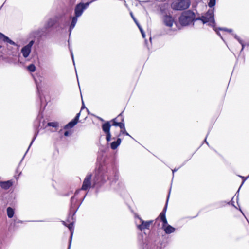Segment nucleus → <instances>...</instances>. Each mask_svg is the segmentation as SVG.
I'll use <instances>...</instances> for the list:
<instances>
[{
    "label": "nucleus",
    "mask_w": 249,
    "mask_h": 249,
    "mask_svg": "<svg viewBox=\"0 0 249 249\" xmlns=\"http://www.w3.org/2000/svg\"><path fill=\"white\" fill-rule=\"evenodd\" d=\"M134 20L135 21V23L137 24V26H138V25H140L139 24V23L137 22V21H136V20L134 18H133Z\"/></svg>",
    "instance_id": "e433bc0d"
},
{
    "label": "nucleus",
    "mask_w": 249,
    "mask_h": 249,
    "mask_svg": "<svg viewBox=\"0 0 249 249\" xmlns=\"http://www.w3.org/2000/svg\"><path fill=\"white\" fill-rule=\"evenodd\" d=\"M245 180L242 182V183H241V186H240V187H239V189H240V187H241V186H242L243 183H244Z\"/></svg>",
    "instance_id": "79ce46f5"
},
{
    "label": "nucleus",
    "mask_w": 249,
    "mask_h": 249,
    "mask_svg": "<svg viewBox=\"0 0 249 249\" xmlns=\"http://www.w3.org/2000/svg\"><path fill=\"white\" fill-rule=\"evenodd\" d=\"M91 176V174H88L86 176L81 187L82 190H87L90 187Z\"/></svg>",
    "instance_id": "9d476101"
},
{
    "label": "nucleus",
    "mask_w": 249,
    "mask_h": 249,
    "mask_svg": "<svg viewBox=\"0 0 249 249\" xmlns=\"http://www.w3.org/2000/svg\"><path fill=\"white\" fill-rule=\"evenodd\" d=\"M233 35L234 38L236 39L240 44H242V41L239 38V37H238V36L236 35L233 34Z\"/></svg>",
    "instance_id": "c756f323"
},
{
    "label": "nucleus",
    "mask_w": 249,
    "mask_h": 249,
    "mask_svg": "<svg viewBox=\"0 0 249 249\" xmlns=\"http://www.w3.org/2000/svg\"><path fill=\"white\" fill-rule=\"evenodd\" d=\"M138 27H139V29H140V31H141V33H142V37H145V34H144V32H143V31L142 30V28H141V27L140 25H138Z\"/></svg>",
    "instance_id": "7c9ffc66"
},
{
    "label": "nucleus",
    "mask_w": 249,
    "mask_h": 249,
    "mask_svg": "<svg viewBox=\"0 0 249 249\" xmlns=\"http://www.w3.org/2000/svg\"><path fill=\"white\" fill-rule=\"evenodd\" d=\"M77 18L78 17H76V16H75V17H74L72 18V21H71V24L70 25V29H69L70 35L71 34V32L72 29L74 28V27H75V26L77 23Z\"/></svg>",
    "instance_id": "6ab92c4d"
},
{
    "label": "nucleus",
    "mask_w": 249,
    "mask_h": 249,
    "mask_svg": "<svg viewBox=\"0 0 249 249\" xmlns=\"http://www.w3.org/2000/svg\"><path fill=\"white\" fill-rule=\"evenodd\" d=\"M216 0H209L208 6L210 8L213 7L215 5Z\"/></svg>",
    "instance_id": "393cba45"
},
{
    "label": "nucleus",
    "mask_w": 249,
    "mask_h": 249,
    "mask_svg": "<svg viewBox=\"0 0 249 249\" xmlns=\"http://www.w3.org/2000/svg\"><path fill=\"white\" fill-rule=\"evenodd\" d=\"M47 124L48 126H52L53 127H56L58 126V124L57 122H49Z\"/></svg>",
    "instance_id": "b1692460"
},
{
    "label": "nucleus",
    "mask_w": 249,
    "mask_h": 249,
    "mask_svg": "<svg viewBox=\"0 0 249 249\" xmlns=\"http://www.w3.org/2000/svg\"><path fill=\"white\" fill-rule=\"evenodd\" d=\"M111 124L110 123V122L107 121L103 124L102 125V129L103 131L106 133H109L110 132V129Z\"/></svg>",
    "instance_id": "dca6fc26"
},
{
    "label": "nucleus",
    "mask_w": 249,
    "mask_h": 249,
    "mask_svg": "<svg viewBox=\"0 0 249 249\" xmlns=\"http://www.w3.org/2000/svg\"><path fill=\"white\" fill-rule=\"evenodd\" d=\"M245 180L242 182V183H241V186H240V187H239V189H240V187H241V186H242L243 183H244Z\"/></svg>",
    "instance_id": "c03bdc74"
},
{
    "label": "nucleus",
    "mask_w": 249,
    "mask_h": 249,
    "mask_svg": "<svg viewBox=\"0 0 249 249\" xmlns=\"http://www.w3.org/2000/svg\"><path fill=\"white\" fill-rule=\"evenodd\" d=\"M75 212H76V211H75V212H74L73 214H74L75 213Z\"/></svg>",
    "instance_id": "3c124183"
},
{
    "label": "nucleus",
    "mask_w": 249,
    "mask_h": 249,
    "mask_svg": "<svg viewBox=\"0 0 249 249\" xmlns=\"http://www.w3.org/2000/svg\"><path fill=\"white\" fill-rule=\"evenodd\" d=\"M196 20H201L203 24L208 23L209 26L214 27L215 25L214 8L209 10L204 16L197 18Z\"/></svg>",
    "instance_id": "f03ea898"
},
{
    "label": "nucleus",
    "mask_w": 249,
    "mask_h": 249,
    "mask_svg": "<svg viewBox=\"0 0 249 249\" xmlns=\"http://www.w3.org/2000/svg\"><path fill=\"white\" fill-rule=\"evenodd\" d=\"M217 34L220 36V34L218 33V32H217Z\"/></svg>",
    "instance_id": "09e8293b"
},
{
    "label": "nucleus",
    "mask_w": 249,
    "mask_h": 249,
    "mask_svg": "<svg viewBox=\"0 0 249 249\" xmlns=\"http://www.w3.org/2000/svg\"><path fill=\"white\" fill-rule=\"evenodd\" d=\"M245 180L242 182V183H241V186H240V187H239V189H240V187H241V186H242L243 183H244Z\"/></svg>",
    "instance_id": "a18cd8bd"
},
{
    "label": "nucleus",
    "mask_w": 249,
    "mask_h": 249,
    "mask_svg": "<svg viewBox=\"0 0 249 249\" xmlns=\"http://www.w3.org/2000/svg\"><path fill=\"white\" fill-rule=\"evenodd\" d=\"M69 134H70V132L68 131H65L64 133V135L65 136H68L69 135Z\"/></svg>",
    "instance_id": "72a5a7b5"
},
{
    "label": "nucleus",
    "mask_w": 249,
    "mask_h": 249,
    "mask_svg": "<svg viewBox=\"0 0 249 249\" xmlns=\"http://www.w3.org/2000/svg\"><path fill=\"white\" fill-rule=\"evenodd\" d=\"M241 44L242 45V50L244 48L245 45L243 44V42H242V44Z\"/></svg>",
    "instance_id": "58836bf2"
},
{
    "label": "nucleus",
    "mask_w": 249,
    "mask_h": 249,
    "mask_svg": "<svg viewBox=\"0 0 249 249\" xmlns=\"http://www.w3.org/2000/svg\"><path fill=\"white\" fill-rule=\"evenodd\" d=\"M131 16H132V18H134V16H133V15H132V14H131Z\"/></svg>",
    "instance_id": "de8ad7c7"
},
{
    "label": "nucleus",
    "mask_w": 249,
    "mask_h": 249,
    "mask_svg": "<svg viewBox=\"0 0 249 249\" xmlns=\"http://www.w3.org/2000/svg\"><path fill=\"white\" fill-rule=\"evenodd\" d=\"M205 142H206V143L207 144H208V142H207V141H206V139H205Z\"/></svg>",
    "instance_id": "49530a36"
},
{
    "label": "nucleus",
    "mask_w": 249,
    "mask_h": 249,
    "mask_svg": "<svg viewBox=\"0 0 249 249\" xmlns=\"http://www.w3.org/2000/svg\"><path fill=\"white\" fill-rule=\"evenodd\" d=\"M37 133H38V132L36 133V134L35 135V136H34V138H33V140H32V142H31V143H30V145H29V147H28V148H29L30 147V146H31V145L32 144V143H33V142L34 141V140H35V139L36 138V136H37ZM28 150H27V151H28Z\"/></svg>",
    "instance_id": "2f4dec72"
},
{
    "label": "nucleus",
    "mask_w": 249,
    "mask_h": 249,
    "mask_svg": "<svg viewBox=\"0 0 249 249\" xmlns=\"http://www.w3.org/2000/svg\"><path fill=\"white\" fill-rule=\"evenodd\" d=\"M169 194H170V192L169 193V195L167 197L166 205L164 207L163 211L160 213V214L159 216V217L160 218V219L163 222V224H162V228L163 229L164 228H165V227H166L167 225H168V223H167V219L166 218V216H165V213H166V209H167V202H168L169 197Z\"/></svg>",
    "instance_id": "6e6552de"
},
{
    "label": "nucleus",
    "mask_w": 249,
    "mask_h": 249,
    "mask_svg": "<svg viewBox=\"0 0 249 249\" xmlns=\"http://www.w3.org/2000/svg\"><path fill=\"white\" fill-rule=\"evenodd\" d=\"M141 224L137 225V228L141 231H142L144 229H149L150 225L153 223V220H149L145 221L139 218Z\"/></svg>",
    "instance_id": "1a4fd4ad"
},
{
    "label": "nucleus",
    "mask_w": 249,
    "mask_h": 249,
    "mask_svg": "<svg viewBox=\"0 0 249 249\" xmlns=\"http://www.w3.org/2000/svg\"><path fill=\"white\" fill-rule=\"evenodd\" d=\"M63 223L64 225L67 226L71 231V235L70 240V242H69V247H68V249H70L71 245V240H72V235L73 233V230H74L73 222H71L70 224H69L68 225H67L65 223V222L64 221L63 222Z\"/></svg>",
    "instance_id": "ddd939ff"
},
{
    "label": "nucleus",
    "mask_w": 249,
    "mask_h": 249,
    "mask_svg": "<svg viewBox=\"0 0 249 249\" xmlns=\"http://www.w3.org/2000/svg\"><path fill=\"white\" fill-rule=\"evenodd\" d=\"M13 185V182L11 180L6 181H0V186L3 189H8Z\"/></svg>",
    "instance_id": "4468645a"
},
{
    "label": "nucleus",
    "mask_w": 249,
    "mask_h": 249,
    "mask_svg": "<svg viewBox=\"0 0 249 249\" xmlns=\"http://www.w3.org/2000/svg\"><path fill=\"white\" fill-rule=\"evenodd\" d=\"M143 249H157V247L156 246L155 244L148 243L145 245Z\"/></svg>",
    "instance_id": "412c9836"
},
{
    "label": "nucleus",
    "mask_w": 249,
    "mask_h": 249,
    "mask_svg": "<svg viewBox=\"0 0 249 249\" xmlns=\"http://www.w3.org/2000/svg\"><path fill=\"white\" fill-rule=\"evenodd\" d=\"M118 173L115 170H108L106 166H101L96 172L94 178V184H101L107 180L116 181L118 179Z\"/></svg>",
    "instance_id": "f257e3e1"
},
{
    "label": "nucleus",
    "mask_w": 249,
    "mask_h": 249,
    "mask_svg": "<svg viewBox=\"0 0 249 249\" xmlns=\"http://www.w3.org/2000/svg\"><path fill=\"white\" fill-rule=\"evenodd\" d=\"M80 115V112L77 113L75 118L65 126L64 129H68L69 128H72L77 123Z\"/></svg>",
    "instance_id": "9b49d317"
},
{
    "label": "nucleus",
    "mask_w": 249,
    "mask_h": 249,
    "mask_svg": "<svg viewBox=\"0 0 249 249\" xmlns=\"http://www.w3.org/2000/svg\"><path fill=\"white\" fill-rule=\"evenodd\" d=\"M121 142V139L118 138L116 141H114L111 143V148L113 150L116 149L117 147L120 144Z\"/></svg>",
    "instance_id": "aec40b11"
},
{
    "label": "nucleus",
    "mask_w": 249,
    "mask_h": 249,
    "mask_svg": "<svg viewBox=\"0 0 249 249\" xmlns=\"http://www.w3.org/2000/svg\"><path fill=\"white\" fill-rule=\"evenodd\" d=\"M0 39L5 42L9 43L11 45H16V44L14 41L1 33H0Z\"/></svg>",
    "instance_id": "2eb2a0df"
},
{
    "label": "nucleus",
    "mask_w": 249,
    "mask_h": 249,
    "mask_svg": "<svg viewBox=\"0 0 249 249\" xmlns=\"http://www.w3.org/2000/svg\"><path fill=\"white\" fill-rule=\"evenodd\" d=\"M163 230L166 234H170L174 232L175 231V229L170 225L164 228Z\"/></svg>",
    "instance_id": "a211bd4d"
},
{
    "label": "nucleus",
    "mask_w": 249,
    "mask_h": 249,
    "mask_svg": "<svg viewBox=\"0 0 249 249\" xmlns=\"http://www.w3.org/2000/svg\"><path fill=\"white\" fill-rule=\"evenodd\" d=\"M106 140L107 142H109L111 139L110 132L106 133Z\"/></svg>",
    "instance_id": "cd10ccee"
},
{
    "label": "nucleus",
    "mask_w": 249,
    "mask_h": 249,
    "mask_svg": "<svg viewBox=\"0 0 249 249\" xmlns=\"http://www.w3.org/2000/svg\"><path fill=\"white\" fill-rule=\"evenodd\" d=\"M120 118L121 120V121L124 122V118L122 116V113H121L117 118H115L113 119H112L111 121L113 122L112 125L114 126H117L119 124V122H117V119Z\"/></svg>",
    "instance_id": "f3484780"
},
{
    "label": "nucleus",
    "mask_w": 249,
    "mask_h": 249,
    "mask_svg": "<svg viewBox=\"0 0 249 249\" xmlns=\"http://www.w3.org/2000/svg\"><path fill=\"white\" fill-rule=\"evenodd\" d=\"M195 15L193 12L188 10L183 13L179 18L182 25L186 26L191 23L194 19Z\"/></svg>",
    "instance_id": "7ed1b4c3"
},
{
    "label": "nucleus",
    "mask_w": 249,
    "mask_h": 249,
    "mask_svg": "<svg viewBox=\"0 0 249 249\" xmlns=\"http://www.w3.org/2000/svg\"><path fill=\"white\" fill-rule=\"evenodd\" d=\"M245 180L242 182V183H241V186H240V187H239V189H240V187H241V186H242L243 183H244Z\"/></svg>",
    "instance_id": "37998d69"
},
{
    "label": "nucleus",
    "mask_w": 249,
    "mask_h": 249,
    "mask_svg": "<svg viewBox=\"0 0 249 249\" xmlns=\"http://www.w3.org/2000/svg\"><path fill=\"white\" fill-rule=\"evenodd\" d=\"M28 70L31 72H34L36 70V67L34 64H30L28 67Z\"/></svg>",
    "instance_id": "5701e85b"
},
{
    "label": "nucleus",
    "mask_w": 249,
    "mask_h": 249,
    "mask_svg": "<svg viewBox=\"0 0 249 249\" xmlns=\"http://www.w3.org/2000/svg\"><path fill=\"white\" fill-rule=\"evenodd\" d=\"M120 133L131 137V136L126 132V131L125 130V128H124V129L121 130Z\"/></svg>",
    "instance_id": "c85d7f7f"
},
{
    "label": "nucleus",
    "mask_w": 249,
    "mask_h": 249,
    "mask_svg": "<svg viewBox=\"0 0 249 249\" xmlns=\"http://www.w3.org/2000/svg\"><path fill=\"white\" fill-rule=\"evenodd\" d=\"M117 126H119L121 130L124 129L125 126H124V123L123 122H119V124Z\"/></svg>",
    "instance_id": "bb28decb"
},
{
    "label": "nucleus",
    "mask_w": 249,
    "mask_h": 249,
    "mask_svg": "<svg viewBox=\"0 0 249 249\" xmlns=\"http://www.w3.org/2000/svg\"><path fill=\"white\" fill-rule=\"evenodd\" d=\"M7 215L9 218H12L14 214V210L11 207H8L7 209Z\"/></svg>",
    "instance_id": "4be33fe9"
},
{
    "label": "nucleus",
    "mask_w": 249,
    "mask_h": 249,
    "mask_svg": "<svg viewBox=\"0 0 249 249\" xmlns=\"http://www.w3.org/2000/svg\"><path fill=\"white\" fill-rule=\"evenodd\" d=\"M93 1H94V0H91L90 1L86 2L85 3H80L78 4L76 6L74 10L75 15L76 17L81 16L84 10L86 9Z\"/></svg>",
    "instance_id": "423d86ee"
},
{
    "label": "nucleus",
    "mask_w": 249,
    "mask_h": 249,
    "mask_svg": "<svg viewBox=\"0 0 249 249\" xmlns=\"http://www.w3.org/2000/svg\"><path fill=\"white\" fill-rule=\"evenodd\" d=\"M190 5V0H177L171 4V8L175 10L187 9Z\"/></svg>",
    "instance_id": "20e7f679"
},
{
    "label": "nucleus",
    "mask_w": 249,
    "mask_h": 249,
    "mask_svg": "<svg viewBox=\"0 0 249 249\" xmlns=\"http://www.w3.org/2000/svg\"><path fill=\"white\" fill-rule=\"evenodd\" d=\"M134 20L135 21V23L137 24V26H138V25H140L139 24V23L137 22V21H136V20L134 18H133Z\"/></svg>",
    "instance_id": "c9c22d12"
},
{
    "label": "nucleus",
    "mask_w": 249,
    "mask_h": 249,
    "mask_svg": "<svg viewBox=\"0 0 249 249\" xmlns=\"http://www.w3.org/2000/svg\"><path fill=\"white\" fill-rule=\"evenodd\" d=\"M174 18L170 15H165L163 17V22L164 24L169 27L172 26L174 22Z\"/></svg>",
    "instance_id": "f8f14e48"
},
{
    "label": "nucleus",
    "mask_w": 249,
    "mask_h": 249,
    "mask_svg": "<svg viewBox=\"0 0 249 249\" xmlns=\"http://www.w3.org/2000/svg\"><path fill=\"white\" fill-rule=\"evenodd\" d=\"M84 107V104H83V106L82 107L81 109H82Z\"/></svg>",
    "instance_id": "8fccbe9b"
},
{
    "label": "nucleus",
    "mask_w": 249,
    "mask_h": 249,
    "mask_svg": "<svg viewBox=\"0 0 249 249\" xmlns=\"http://www.w3.org/2000/svg\"><path fill=\"white\" fill-rule=\"evenodd\" d=\"M74 196H72L71 199V210L74 208Z\"/></svg>",
    "instance_id": "a878e982"
},
{
    "label": "nucleus",
    "mask_w": 249,
    "mask_h": 249,
    "mask_svg": "<svg viewBox=\"0 0 249 249\" xmlns=\"http://www.w3.org/2000/svg\"><path fill=\"white\" fill-rule=\"evenodd\" d=\"M71 57L72 58L73 63L74 64V59H73V53H72L71 52Z\"/></svg>",
    "instance_id": "f704fd0d"
},
{
    "label": "nucleus",
    "mask_w": 249,
    "mask_h": 249,
    "mask_svg": "<svg viewBox=\"0 0 249 249\" xmlns=\"http://www.w3.org/2000/svg\"><path fill=\"white\" fill-rule=\"evenodd\" d=\"M219 29L220 30L226 31H227V32H232V30L231 29H226V28H219Z\"/></svg>",
    "instance_id": "473e14b6"
},
{
    "label": "nucleus",
    "mask_w": 249,
    "mask_h": 249,
    "mask_svg": "<svg viewBox=\"0 0 249 249\" xmlns=\"http://www.w3.org/2000/svg\"><path fill=\"white\" fill-rule=\"evenodd\" d=\"M178 169H174V170H172L173 174H174V172L177 171Z\"/></svg>",
    "instance_id": "4c0bfd02"
},
{
    "label": "nucleus",
    "mask_w": 249,
    "mask_h": 249,
    "mask_svg": "<svg viewBox=\"0 0 249 249\" xmlns=\"http://www.w3.org/2000/svg\"><path fill=\"white\" fill-rule=\"evenodd\" d=\"M1 48V46L0 45V49Z\"/></svg>",
    "instance_id": "603ef678"
},
{
    "label": "nucleus",
    "mask_w": 249,
    "mask_h": 249,
    "mask_svg": "<svg viewBox=\"0 0 249 249\" xmlns=\"http://www.w3.org/2000/svg\"><path fill=\"white\" fill-rule=\"evenodd\" d=\"M245 180L242 182V183H241V186H240V187H239V189H240V187H241V186H242L243 183H244Z\"/></svg>",
    "instance_id": "a19ab883"
},
{
    "label": "nucleus",
    "mask_w": 249,
    "mask_h": 249,
    "mask_svg": "<svg viewBox=\"0 0 249 249\" xmlns=\"http://www.w3.org/2000/svg\"><path fill=\"white\" fill-rule=\"evenodd\" d=\"M34 43V40H31L29 43L21 49V53L25 58H27L30 54L31 51V48Z\"/></svg>",
    "instance_id": "0eeeda50"
},
{
    "label": "nucleus",
    "mask_w": 249,
    "mask_h": 249,
    "mask_svg": "<svg viewBox=\"0 0 249 249\" xmlns=\"http://www.w3.org/2000/svg\"><path fill=\"white\" fill-rule=\"evenodd\" d=\"M57 22V18L56 17L51 18L49 19L45 23L44 27L41 30H38L37 34L39 36H41L46 34L48 30L53 27Z\"/></svg>",
    "instance_id": "39448f33"
},
{
    "label": "nucleus",
    "mask_w": 249,
    "mask_h": 249,
    "mask_svg": "<svg viewBox=\"0 0 249 249\" xmlns=\"http://www.w3.org/2000/svg\"><path fill=\"white\" fill-rule=\"evenodd\" d=\"M79 190H77V191H76L75 192V195H76L78 194V193H79Z\"/></svg>",
    "instance_id": "ea45409f"
}]
</instances>
